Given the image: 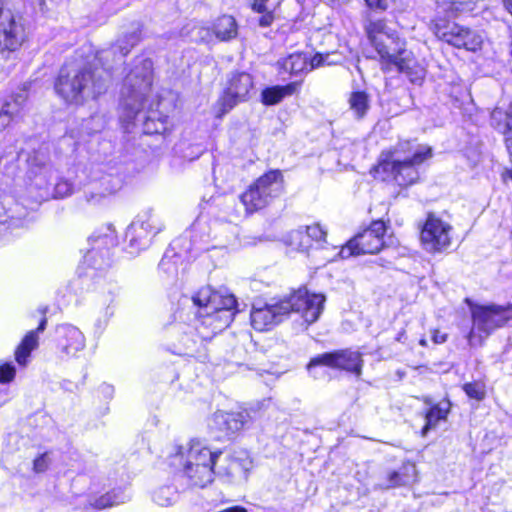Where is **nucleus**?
<instances>
[{
	"instance_id": "nucleus-59",
	"label": "nucleus",
	"mask_w": 512,
	"mask_h": 512,
	"mask_svg": "<svg viewBox=\"0 0 512 512\" xmlns=\"http://www.w3.org/2000/svg\"><path fill=\"white\" fill-rule=\"evenodd\" d=\"M403 336H404V331L399 333V335L397 337V341H402Z\"/></svg>"
},
{
	"instance_id": "nucleus-27",
	"label": "nucleus",
	"mask_w": 512,
	"mask_h": 512,
	"mask_svg": "<svg viewBox=\"0 0 512 512\" xmlns=\"http://www.w3.org/2000/svg\"><path fill=\"white\" fill-rule=\"evenodd\" d=\"M143 223V221H133L126 230V240L134 251L144 249L152 239L149 232L143 230Z\"/></svg>"
},
{
	"instance_id": "nucleus-4",
	"label": "nucleus",
	"mask_w": 512,
	"mask_h": 512,
	"mask_svg": "<svg viewBox=\"0 0 512 512\" xmlns=\"http://www.w3.org/2000/svg\"><path fill=\"white\" fill-rule=\"evenodd\" d=\"M152 86V61L143 59L126 76L121 89L122 117L130 122L148 107Z\"/></svg>"
},
{
	"instance_id": "nucleus-32",
	"label": "nucleus",
	"mask_w": 512,
	"mask_h": 512,
	"mask_svg": "<svg viewBox=\"0 0 512 512\" xmlns=\"http://www.w3.org/2000/svg\"><path fill=\"white\" fill-rule=\"evenodd\" d=\"M280 69L296 75L308 70V56L303 53H294L278 62Z\"/></svg>"
},
{
	"instance_id": "nucleus-43",
	"label": "nucleus",
	"mask_w": 512,
	"mask_h": 512,
	"mask_svg": "<svg viewBox=\"0 0 512 512\" xmlns=\"http://www.w3.org/2000/svg\"><path fill=\"white\" fill-rule=\"evenodd\" d=\"M85 129L87 132L90 133H96L101 131L105 126V119L103 116H92L90 119L86 120Z\"/></svg>"
},
{
	"instance_id": "nucleus-41",
	"label": "nucleus",
	"mask_w": 512,
	"mask_h": 512,
	"mask_svg": "<svg viewBox=\"0 0 512 512\" xmlns=\"http://www.w3.org/2000/svg\"><path fill=\"white\" fill-rule=\"evenodd\" d=\"M463 390L469 398L477 401L483 400L486 395L485 385L482 382L475 381L465 383L463 385Z\"/></svg>"
},
{
	"instance_id": "nucleus-19",
	"label": "nucleus",
	"mask_w": 512,
	"mask_h": 512,
	"mask_svg": "<svg viewBox=\"0 0 512 512\" xmlns=\"http://www.w3.org/2000/svg\"><path fill=\"white\" fill-rule=\"evenodd\" d=\"M120 188V181L118 178L112 176H106L101 181L92 186V188L86 192L85 199L87 203L91 205H99L104 200L116 193Z\"/></svg>"
},
{
	"instance_id": "nucleus-16",
	"label": "nucleus",
	"mask_w": 512,
	"mask_h": 512,
	"mask_svg": "<svg viewBox=\"0 0 512 512\" xmlns=\"http://www.w3.org/2000/svg\"><path fill=\"white\" fill-rule=\"evenodd\" d=\"M192 300L202 311L235 310L237 305L233 295L215 291L209 286L201 288Z\"/></svg>"
},
{
	"instance_id": "nucleus-31",
	"label": "nucleus",
	"mask_w": 512,
	"mask_h": 512,
	"mask_svg": "<svg viewBox=\"0 0 512 512\" xmlns=\"http://www.w3.org/2000/svg\"><path fill=\"white\" fill-rule=\"evenodd\" d=\"M415 467L413 465H404L399 471L388 473L387 483L380 484L383 489H390L409 484L414 477Z\"/></svg>"
},
{
	"instance_id": "nucleus-36",
	"label": "nucleus",
	"mask_w": 512,
	"mask_h": 512,
	"mask_svg": "<svg viewBox=\"0 0 512 512\" xmlns=\"http://www.w3.org/2000/svg\"><path fill=\"white\" fill-rule=\"evenodd\" d=\"M348 102L357 118H363L370 107L369 95L364 91L351 93Z\"/></svg>"
},
{
	"instance_id": "nucleus-26",
	"label": "nucleus",
	"mask_w": 512,
	"mask_h": 512,
	"mask_svg": "<svg viewBox=\"0 0 512 512\" xmlns=\"http://www.w3.org/2000/svg\"><path fill=\"white\" fill-rule=\"evenodd\" d=\"M491 125L500 133L512 131V102L503 103L491 112Z\"/></svg>"
},
{
	"instance_id": "nucleus-49",
	"label": "nucleus",
	"mask_w": 512,
	"mask_h": 512,
	"mask_svg": "<svg viewBox=\"0 0 512 512\" xmlns=\"http://www.w3.org/2000/svg\"><path fill=\"white\" fill-rule=\"evenodd\" d=\"M447 338L448 335L438 329H434L431 332V339L435 344H443L447 341Z\"/></svg>"
},
{
	"instance_id": "nucleus-2",
	"label": "nucleus",
	"mask_w": 512,
	"mask_h": 512,
	"mask_svg": "<svg viewBox=\"0 0 512 512\" xmlns=\"http://www.w3.org/2000/svg\"><path fill=\"white\" fill-rule=\"evenodd\" d=\"M432 157V148L411 141H400L380 155L376 175L399 186H409L419 178L417 167Z\"/></svg>"
},
{
	"instance_id": "nucleus-5",
	"label": "nucleus",
	"mask_w": 512,
	"mask_h": 512,
	"mask_svg": "<svg viewBox=\"0 0 512 512\" xmlns=\"http://www.w3.org/2000/svg\"><path fill=\"white\" fill-rule=\"evenodd\" d=\"M472 328L468 334V343L472 347L482 345L483 341L497 328L512 319V304L472 305L470 307Z\"/></svg>"
},
{
	"instance_id": "nucleus-53",
	"label": "nucleus",
	"mask_w": 512,
	"mask_h": 512,
	"mask_svg": "<svg viewBox=\"0 0 512 512\" xmlns=\"http://www.w3.org/2000/svg\"><path fill=\"white\" fill-rule=\"evenodd\" d=\"M268 0H253L252 9L256 12L262 13L265 11V3Z\"/></svg>"
},
{
	"instance_id": "nucleus-58",
	"label": "nucleus",
	"mask_w": 512,
	"mask_h": 512,
	"mask_svg": "<svg viewBox=\"0 0 512 512\" xmlns=\"http://www.w3.org/2000/svg\"><path fill=\"white\" fill-rule=\"evenodd\" d=\"M510 177L512 179V170L511 171H506L505 174H504V177Z\"/></svg>"
},
{
	"instance_id": "nucleus-21",
	"label": "nucleus",
	"mask_w": 512,
	"mask_h": 512,
	"mask_svg": "<svg viewBox=\"0 0 512 512\" xmlns=\"http://www.w3.org/2000/svg\"><path fill=\"white\" fill-rule=\"evenodd\" d=\"M477 3L471 0L468 1H448L444 0L438 4V15L442 18L456 19L462 15L473 12L476 9Z\"/></svg>"
},
{
	"instance_id": "nucleus-47",
	"label": "nucleus",
	"mask_w": 512,
	"mask_h": 512,
	"mask_svg": "<svg viewBox=\"0 0 512 512\" xmlns=\"http://www.w3.org/2000/svg\"><path fill=\"white\" fill-rule=\"evenodd\" d=\"M329 54H315L310 60L308 59L309 70L323 66L326 63Z\"/></svg>"
},
{
	"instance_id": "nucleus-62",
	"label": "nucleus",
	"mask_w": 512,
	"mask_h": 512,
	"mask_svg": "<svg viewBox=\"0 0 512 512\" xmlns=\"http://www.w3.org/2000/svg\"><path fill=\"white\" fill-rule=\"evenodd\" d=\"M480 7L483 9V10H488L487 8L484 7V4L483 3H480Z\"/></svg>"
},
{
	"instance_id": "nucleus-60",
	"label": "nucleus",
	"mask_w": 512,
	"mask_h": 512,
	"mask_svg": "<svg viewBox=\"0 0 512 512\" xmlns=\"http://www.w3.org/2000/svg\"><path fill=\"white\" fill-rule=\"evenodd\" d=\"M4 207H7L6 203H4V202H0V208H1V209H4Z\"/></svg>"
},
{
	"instance_id": "nucleus-11",
	"label": "nucleus",
	"mask_w": 512,
	"mask_h": 512,
	"mask_svg": "<svg viewBox=\"0 0 512 512\" xmlns=\"http://www.w3.org/2000/svg\"><path fill=\"white\" fill-rule=\"evenodd\" d=\"M325 296L323 294L310 293L306 288H300L283 299L287 307V314L298 313L301 318L310 325L316 322L324 309Z\"/></svg>"
},
{
	"instance_id": "nucleus-42",
	"label": "nucleus",
	"mask_w": 512,
	"mask_h": 512,
	"mask_svg": "<svg viewBox=\"0 0 512 512\" xmlns=\"http://www.w3.org/2000/svg\"><path fill=\"white\" fill-rule=\"evenodd\" d=\"M23 221L21 218H14L13 216H2L0 214V245L3 244L4 239L2 234H4L11 227H20Z\"/></svg>"
},
{
	"instance_id": "nucleus-54",
	"label": "nucleus",
	"mask_w": 512,
	"mask_h": 512,
	"mask_svg": "<svg viewBox=\"0 0 512 512\" xmlns=\"http://www.w3.org/2000/svg\"><path fill=\"white\" fill-rule=\"evenodd\" d=\"M503 135L505 137L506 148H507L509 154L512 156V131L507 132V134H503Z\"/></svg>"
},
{
	"instance_id": "nucleus-23",
	"label": "nucleus",
	"mask_w": 512,
	"mask_h": 512,
	"mask_svg": "<svg viewBox=\"0 0 512 512\" xmlns=\"http://www.w3.org/2000/svg\"><path fill=\"white\" fill-rule=\"evenodd\" d=\"M182 475L187 478L188 483L192 486L203 488L213 481L214 466H184L181 471Z\"/></svg>"
},
{
	"instance_id": "nucleus-20",
	"label": "nucleus",
	"mask_w": 512,
	"mask_h": 512,
	"mask_svg": "<svg viewBox=\"0 0 512 512\" xmlns=\"http://www.w3.org/2000/svg\"><path fill=\"white\" fill-rule=\"evenodd\" d=\"M47 320L43 318L36 330L28 332L15 351V359L19 365L25 366L31 352L38 346V334L46 328Z\"/></svg>"
},
{
	"instance_id": "nucleus-14",
	"label": "nucleus",
	"mask_w": 512,
	"mask_h": 512,
	"mask_svg": "<svg viewBox=\"0 0 512 512\" xmlns=\"http://www.w3.org/2000/svg\"><path fill=\"white\" fill-rule=\"evenodd\" d=\"M251 467L252 461L248 452L238 450L225 457L218 466L217 473L229 482H241L247 479V474Z\"/></svg>"
},
{
	"instance_id": "nucleus-7",
	"label": "nucleus",
	"mask_w": 512,
	"mask_h": 512,
	"mask_svg": "<svg viewBox=\"0 0 512 512\" xmlns=\"http://www.w3.org/2000/svg\"><path fill=\"white\" fill-rule=\"evenodd\" d=\"M254 89L253 78L245 72L233 73L223 95L213 106L214 116L221 119L236 105L249 100Z\"/></svg>"
},
{
	"instance_id": "nucleus-56",
	"label": "nucleus",
	"mask_w": 512,
	"mask_h": 512,
	"mask_svg": "<svg viewBox=\"0 0 512 512\" xmlns=\"http://www.w3.org/2000/svg\"><path fill=\"white\" fill-rule=\"evenodd\" d=\"M5 118L0 121V134L5 130Z\"/></svg>"
},
{
	"instance_id": "nucleus-24",
	"label": "nucleus",
	"mask_w": 512,
	"mask_h": 512,
	"mask_svg": "<svg viewBox=\"0 0 512 512\" xmlns=\"http://www.w3.org/2000/svg\"><path fill=\"white\" fill-rule=\"evenodd\" d=\"M235 315L234 310H220V311H201L199 317L203 318L202 324L210 326L213 333L223 330L228 327L233 321Z\"/></svg>"
},
{
	"instance_id": "nucleus-50",
	"label": "nucleus",
	"mask_w": 512,
	"mask_h": 512,
	"mask_svg": "<svg viewBox=\"0 0 512 512\" xmlns=\"http://www.w3.org/2000/svg\"><path fill=\"white\" fill-rule=\"evenodd\" d=\"M182 341L184 346L186 347L185 353L188 355H192L194 352L193 346L197 344V341L195 339H190L187 336L183 337Z\"/></svg>"
},
{
	"instance_id": "nucleus-51",
	"label": "nucleus",
	"mask_w": 512,
	"mask_h": 512,
	"mask_svg": "<svg viewBox=\"0 0 512 512\" xmlns=\"http://www.w3.org/2000/svg\"><path fill=\"white\" fill-rule=\"evenodd\" d=\"M10 400L9 389L0 384V407Z\"/></svg>"
},
{
	"instance_id": "nucleus-38",
	"label": "nucleus",
	"mask_w": 512,
	"mask_h": 512,
	"mask_svg": "<svg viewBox=\"0 0 512 512\" xmlns=\"http://www.w3.org/2000/svg\"><path fill=\"white\" fill-rule=\"evenodd\" d=\"M140 40V33L138 31H133L124 35L122 38L118 39L114 49H118L121 56L127 55L131 48H133Z\"/></svg>"
},
{
	"instance_id": "nucleus-13",
	"label": "nucleus",
	"mask_w": 512,
	"mask_h": 512,
	"mask_svg": "<svg viewBox=\"0 0 512 512\" xmlns=\"http://www.w3.org/2000/svg\"><path fill=\"white\" fill-rule=\"evenodd\" d=\"M451 226L441 219L429 215L421 231V242L429 252H440L451 243Z\"/></svg>"
},
{
	"instance_id": "nucleus-33",
	"label": "nucleus",
	"mask_w": 512,
	"mask_h": 512,
	"mask_svg": "<svg viewBox=\"0 0 512 512\" xmlns=\"http://www.w3.org/2000/svg\"><path fill=\"white\" fill-rule=\"evenodd\" d=\"M129 500V495H127L121 489H114L106 494H103L90 502V505L96 509H105L112 507L114 505H119L121 503H125Z\"/></svg>"
},
{
	"instance_id": "nucleus-18",
	"label": "nucleus",
	"mask_w": 512,
	"mask_h": 512,
	"mask_svg": "<svg viewBox=\"0 0 512 512\" xmlns=\"http://www.w3.org/2000/svg\"><path fill=\"white\" fill-rule=\"evenodd\" d=\"M249 415L247 412H224L217 411L212 418L213 427L223 433L225 436H230L241 430L248 422Z\"/></svg>"
},
{
	"instance_id": "nucleus-48",
	"label": "nucleus",
	"mask_w": 512,
	"mask_h": 512,
	"mask_svg": "<svg viewBox=\"0 0 512 512\" xmlns=\"http://www.w3.org/2000/svg\"><path fill=\"white\" fill-rule=\"evenodd\" d=\"M72 187L67 181H62L56 184L55 193L58 197H66L71 194Z\"/></svg>"
},
{
	"instance_id": "nucleus-46",
	"label": "nucleus",
	"mask_w": 512,
	"mask_h": 512,
	"mask_svg": "<svg viewBox=\"0 0 512 512\" xmlns=\"http://www.w3.org/2000/svg\"><path fill=\"white\" fill-rule=\"evenodd\" d=\"M366 6L375 11H386L389 7L388 0H364Z\"/></svg>"
},
{
	"instance_id": "nucleus-61",
	"label": "nucleus",
	"mask_w": 512,
	"mask_h": 512,
	"mask_svg": "<svg viewBox=\"0 0 512 512\" xmlns=\"http://www.w3.org/2000/svg\"><path fill=\"white\" fill-rule=\"evenodd\" d=\"M9 207H22V206L17 203H14L13 205H10Z\"/></svg>"
},
{
	"instance_id": "nucleus-35",
	"label": "nucleus",
	"mask_w": 512,
	"mask_h": 512,
	"mask_svg": "<svg viewBox=\"0 0 512 512\" xmlns=\"http://www.w3.org/2000/svg\"><path fill=\"white\" fill-rule=\"evenodd\" d=\"M134 221H143V230L149 232V236L153 238L164 229V222L160 215L152 211H146L137 216Z\"/></svg>"
},
{
	"instance_id": "nucleus-39",
	"label": "nucleus",
	"mask_w": 512,
	"mask_h": 512,
	"mask_svg": "<svg viewBox=\"0 0 512 512\" xmlns=\"http://www.w3.org/2000/svg\"><path fill=\"white\" fill-rule=\"evenodd\" d=\"M176 499V491L172 486H162L153 494V500L160 506H169Z\"/></svg>"
},
{
	"instance_id": "nucleus-3",
	"label": "nucleus",
	"mask_w": 512,
	"mask_h": 512,
	"mask_svg": "<svg viewBox=\"0 0 512 512\" xmlns=\"http://www.w3.org/2000/svg\"><path fill=\"white\" fill-rule=\"evenodd\" d=\"M107 90L102 73L87 67L62 68L55 82V91L65 102L83 104L96 99Z\"/></svg>"
},
{
	"instance_id": "nucleus-55",
	"label": "nucleus",
	"mask_w": 512,
	"mask_h": 512,
	"mask_svg": "<svg viewBox=\"0 0 512 512\" xmlns=\"http://www.w3.org/2000/svg\"><path fill=\"white\" fill-rule=\"evenodd\" d=\"M503 5L505 9L511 14L512 16V0H502Z\"/></svg>"
},
{
	"instance_id": "nucleus-44",
	"label": "nucleus",
	"mask_w": 512,
	"mask_h": 512,
	"mask_svg": "<svg viewBox=\"0 0 512 512\" xmlns=\"http://www.w3.org/2000/svg\"><path fill=\"white\" fill-rule=\"evenodd\" d=\"M15 367L10 363L0 365V384L11 382L15 377Z\"/></svg>"
},
{
	"instance_id": "nucleus-34",
	"label": "nucleus",
	"mask_w": 512,
	"mask_h": 512,
	"mask_svg": "<svg viewBox=\"0 0 512 512\" xmlns=\"http://www.w3.org/2000/svg\"><path fill=\"white\" fill-rule=\"evenodd\" d=\"M168 129V117L157 111L149 110L143 122V131L146 134H161Z\"/></svg>"
},
{
	"instance_id": "nucleus-17",
	"label": "nucleus",
	"mask_w": 512,
	"mask_h": 512,
	"mask_svg": "<svg viewBox=\"0 0 512 512\" xmlns=\"http://www.w3.org/2000/svg\"><path fill=\"white\" fill-rule=\"evenodd\" d=\"M56 342L63 357H74L85 346V338L82 332L68 324L57 327Z\"/></svg>"
},
{
	"instance_id": "nucleus-1",
	"label": "nucleus",
	"mask_w": 512,
	"mask_h": 512,
	"mask_svg": "<svg viewBox=\"0 0 512 512\" xmlns=\"http://www.w3.org/2000/svg\"><path fill=\"white\" fill-rule=\"evenodd\" d=\"M367 37L379 56L381 70H393L404 74L416 85H421L426 76V68L415 58L411 51L405 49V43L395 31L387 27L383 20L370 21L365 26Z\"/></svg>"
},
{
	"instance_id": "nucleus-15",
	"label": "nucleus",
	"mask_w": 512,
	"mask_h": 512,
	"mask_svg": "<svg viewBox=\"0 0 512 512\" xmlns=\"http://www.w3.org/2000/svg\"><path fill=\"white\" fill-rule=\"evenodd\" d=\"M283 299L264 306H253L251 311V325L257 331H266L282 321L283 316L287 315V307Z\"/></svg>"
},
{
	"instance_id": "nucleus-9",
	"label": "nucleus",
	"mask_w": 512,
	"mask_h": 512,
	"mask_svg": "<svg viewBox=\"0 0 512 512\" xmlns=\"http://www.w3.org/2000/svg\"><path fill=\"white\" fill-rule=\"evenodd\" d=\"M221 452H212L198 440H191L185 445H175L171 452V465L184 470V466H215Z\"/></svg>"
},
{
	"instance_id": "nucleus-45",
	"label": "nucleus",
	"mask_w": 512,
	"mask_h": 512,
	"mask_svg": "<svg viewBox=\"0 0 512 512\" xmlns=\"http://www.w3.org/2000/svg\"><path fill=\"white\" fill-rule=\"evenodd\" d=\"M49 466V459L47 454H42L37 457L33 462V469L35 472H44Z\"/></svg>"
},
{
	"instance_id": "nucleus-25",
	"label": "nucleus",
	"mask_w": 512,
	"mask_h": 512,
	"mask_svg": "<svg viewBox=\"0 0 512 512\" xmlns=\"http://www.w3.org/2000/svg\"><path fill=\"white\" fill-rule=\"evenodd\" d=\"M212 32L221 42H227L237 37L238 24L234 17L222 15L212 24Z\"/></svg>"
},
{
	"instance_id": "nucleus-30",
	"label": "nucleus",
	"mask_w": 512,
	"mask_h": 512,
	"mask_svg": "<svg viewBox=\"0 0 512 512\" xmlns=\"http://www.w3.org/2000/svg\"><path fill=\"white\" fill-rule=\"evenodd\" d=\"M451 403L448 400L440 401L432 406L426 414V424L423 427L422 434L426 435L427 432L436 427L440 420H445L449 411Z\"/></svg>"
},
{
	"instance_id": "nucleus-22",
	"label": "nucleus",
	"mask_w": 512,
	"mask_h": 512,
	"mask_svg": "<svg viewBox=\"0 0 512 512\" xmlns=\"http://www.w3.org/2000/svg\"><path fill=\"white\" fill-rule=\"evenodd\" d=\"M254 185L271 200L282 192V173L279 170H271L259 177Z\"/></svg>"
},
{
	"instance_id": "nucleus-12",
	"label": "nucleus",
	"mask_w": 512,
	"mask_h": 512,
	"mask_svg": "<svg viewBox=\"0 0 512 512\" xmlns=\"http://www.w3.org/2000/svg\"><path fill=\"white\" fill-rule=\"evenodd\" d=\"M362 354L352 349H341L333 352L320 354L310 360L307 365L308 370L315 366L323 365L333 369L344 370L357 377L362 374L363 367Z\"/></svg>"
},
{
	"instance_id": "nucleus-8",
	"label": "nucleus",
	"mask_w": 512,
	"mask_h": 512,
	"mask_svg": "<svg viewBox=\"0 0 512 512\" xmlns=\"http://www.w3.org/2000/svg\"><path fill=\"white\" fill-rule=\"evenodd\" d=\"M385 231L386 226L383 221L372 222L369 228L357 234L341 247L338 253L339 257L347 259L362 254L378 253L384 245L383 236Z\"/></svg>"
},
{
	"instance_id": "nucleus-28",
	"label": "nucleus",
	"mask_w": 512,
	"mask_h": 512,
	"mask_svg": "<svg viewBox=\"0 0 512 512\" xmlns=\"http://www.w3.org/2000/svg\"><path fill=\"white\" fill-rule=\"evenodd\" d=\"M297 88V82H292L285 86H273L266 88L261 93V101L266 106L278 104L285 97L294 94Z\"/></svg>"
},
{
	"instance_id": "nucleus-10",
	"label": "nucleus",
	"mask_w": 512,
	"mask_h": 512,
	"mask_svg": "<svg viewBox=\"0 0 512 512\" xmlns=\"http://www.w3.org/2000/svg\"><path fill=\"white\" fill-rule=\"evenodd\" d=\"M90 249L84 256L85 262L95 269H102L110 264V249L118 243L115 229L107 225L95 231L88 239Z\"/></svg>"
},
{
	"instance_id": "nucleus-52",
	"label": "nucleus",
	"mask_w": 512,
	"mask_h": 512,
	"mask_svg": "<svg viewBox=\"0 0 512 512\" xmlns=\"http://www.w3.org/2000/svg\"><path fill=\"white\" fill-rule=\"evenodd\" d=\"M273 15L271 13H266V14H263L260 18H259V25L262 26V27H268L272 24L273 22Z\"/></svg>"
},
{
	"instance_id": "nucleus-40",
	"label": "nucleus",
	"mask_w": 512,
	"mask_h": 512,
	"mask_svg": "<svg viewBox=\"0 0 512 512\" xmlns=\"http://www.w3.org/2000/svg\"><path fill=\"white\" fill-rule=\"evenodd\" d=\"M303 230L310 240H312V243H315L319 247H323V244L326 243L327 231L319 223L305 226Z\"/></svg>"
},
{
	"instance_id": "nucleus-29",
	"label": "nucleus",
	"mask_w": 512,
	"mask_h": 512,
	"mask_svg": "<svg viewBox=\"0 0 512 512\" xmlns=\"http://www.w3.org/2000/svg\"><path fill=\"white\" fill-rule=\"evenodd\" d=\"M241 202L245 206L246 211L252 213L267 206L270 199L253 184L241 195Z\"/></svg>"
},
{
	"instance_id": "nucleus-37",
	"label": "nucleus",
	"mask_w": 512,
	"mask_h": 512,
	"mask_svg": "<svg viewBox=\"0 0 512 512\" xmlns=\"http://www.w3.org/2000/svg\"><path fill=\"white\" fill-rule=\"evenodd\" d=\"M287 244L299 251H307L313 246L312 240L303 230V227L289 233Z\"/></svg>"
},
{
	"instance_id": "nucleus-57",
	"label": "nucleus",
	"mask_w": 512,
	"mask_h": 512,
	"mask_svg": "<svg viewBox=\"0 0 512 512\" xmlns=\"http://www.w3.org/2000/svg\"><path fill=\"white\" fill-rule=\"evenodd\" d=\"M420 345L423 346V347H426L427 346V340L425 338H422L420 339L419 341Z\"/></svg>"
},
{
	"instance_id": "nucleus-6",
	"label": "nucleus",
	"mask_w": 512,
	"mask_h": 512,
	"mask_svg": "<svg viewBox=\"0 0 512 512\" xmlns=\"http://www.w3.org/2000/svg\"><path fill=\"white\" fill-rule=\"evenodd\" d=\"M431 29L439 39L471 52L480 51L487 39L483 31L459 25L440 16L435 17Z\"/></svg>"
}]
</instances>
